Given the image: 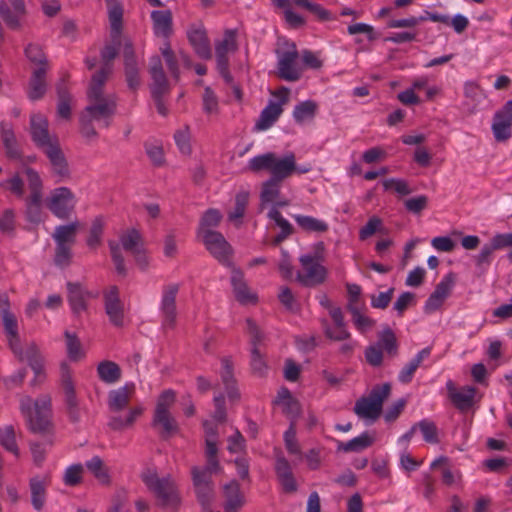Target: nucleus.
Returning a JSON list of instances; mask_svg holds the SVG:
<instances>
[{"label":"nucleus","instance_id":"338daca9","mask_svg":"<svg viewBox=\"0 0 512 512\" xmlns=\"http://www.w3.org/2000/svg\"><path fill=\"white\" fill-rule=\"evenodd\" d=\"M162 56L165 60V63L172 74V76L178 80L179 79V67L177 63V59L175 57L174 52L171 49L169 42H166L164 46L161 48Z\"/></svg>","mask_w":512,"mask_h":512},{"label":"nucleus","instance_id":"c85d7f7f","mask_svg":"<svg viewBox=\"0 0 512 512\" xmlns=\"http://www.w3.org/2000/svg\"><path fill=\"white\" fill-rule=\"evenodd\" d=\"M49 485L48 477H32L29 481L31 503L36 511H41L46 502V489Z\"/></svg>","mask_w":512,"mask_h":512},{"label":"nucleus","instance_id":"e433bc0d","mask_svg":"<svg viewBox=\"0 0 512 512\" xmlns=\"http://www.w3.org/2000/svg\"><path fill=\"white\" fill-rule=\"evenodd\" d=\"M431 354V349L426 347L419 351L416 356L411 359L399 372L398 380L401 383H410L413 379L415 371L418 369L422 361L428 358Z\"/></svg>","mask_w":512,"mask_h":512},{"label":"nucleus","instance_id":"774afa93","mask_svg":"<svg viewBox=\"0 0 512 512\" xmlns=\"http://www.w3.org/2000/svg\"><path fill=\"white\" fill-rule=\"evenodd\" d=\"M26 57L33 62L34 64L39 66H44L48 69L47 59L42 51V48L37 44H29L25 48Z\"/></svg>","mask_w":512,"mask_h":512},{"label":"nucleus","instance_id":"20e7f679","mask_svg":"<svg viewBox=\"0 0 512 512\" xmlns=\"http://www.w3.org/2000/svg\"><path fill=\"white\" fill-rule=\"evenodd\" d=\"M141 479L161 506L176 508L180 505L178 487L170 476L159 477L154 469L148 468L142 472Z\"/></svg>","mask_w":512,"mask_h":512},{"label":"nucleus","instance_id":"dca6fc26","mask_svg":"<svg viewBox=\"0 0 512 512\" xmlns=\"http://www.w3.org/2000/svg\"><path fill=\"white\" fill-rule=\"evenodd\" d=\"M289 89L282 87L277 93L281 97L279 102H270L261 112L255 124V130L264 131L269 129L283 112L282 105L288 101Z\"/></svg>","mask_w":512,"mask_h":512},{"label":"nucleus","instance_id":"6e6552de","mask_svg":"<svg viewBox=\"0 0 512 512\" xmlns=\"http://www.w3.org/2000/svg\"><path fill=\"white\" fill-rule=\"evenodd\" d=\"M45 204L55 217L67 220L75 212L77 198L70 188L61 186L50 191Z\"/></svg>","mask_w":512,"mask_h":512},{"label":"nucleus","instance_id":"e2e57ef3","mask_svg":"<svg viewBox=\"0 0 512 512\" xmlns=\"http://www.w3.org/2000/svg\"><path fill=\"white\" fill-rule=\"evenodd\" d=\"M464 95L475 108L485 99V93L475 82H467L464 86Z\"/></svg>","mask_w":512,"mask_h":512},{"label":"nucleus","instance_id":"39448f33","mask_svg":"<svg viewBox=\"0 0 512 512\" xmlns=\"http://www.w3.org/2000/svg\"><path fill=\"white\" fill-rule=\"evenodd\" d=\"M390 393L389 383L374 386L368 396H362L356 401L354 413L362 419L377 420L382 413L383 403Z\"/></svg>","mask_w":512,"mask_h":512},{"label":"nucleus","instance_id":"5fc2aeb1","mask_svg":"<svg viewBox=\"0 0 512 512\" xmlns=\"http://www.w3.org/2000/svg\"><path fill=\"white\" fill-rule=\"evenodd\" d=\"M103 230H104L103 218L98 216L92 221L89 235L86 240L87 246L89 248L96 249L98 246H100L101 241H102Z\"/></svg>","mask_w":512,"mask_h":512},{"label":"nucleus","instance_id":"a19ab883","mask_svg":"<svg viewBox=\"0 0 512 512\" xmlns=\"http://www.w3.org/2000/svg\"><path fill=\"white\" fill-rule=\"evenodd\" d=\"M143 413L141 406L131 408L125 417L112 416L108 422V426L114 431H121L131 427L137 418Z\"/></svg>","mask_w":512,"mask_h":512},{"label":"nucleus","instance_id":"7ed1b4c3","mask_svg":"<svg viewBox=\"0 0 512 512\" xmlns=\"http://www.w3.org/2000/svg\"><path fill=\"white\" fill-rule=\"evenodd\" d=\"M20 411L32 432L42 433L48 430L51 416L50 396L42 395L35 401L30 396H22Z\"/></svg>","mask_w":512,"mask_h":512},{"label":"nucleus","instance_id":"49530a36","mask_svg":"<svg viewBox=\"0 0 512 512\" xmlns=\"http://www.w3.org/2000/svg\"><path fill=\"white\" fill-rule=\"evenodd\" d=\"M222 214L219 210L210 208L201 217L198 236L204 235L207 231H213L212 228L217 227L221 222Z\"/></svg>","mask_w":512,"mask_h":512},{"label":"nucleus","instance_id":"423d86ee","mask_svg":"<svg viewBox=\"0 0 512 512\" xmlns=\"http://www.w3.org/2000/svg\"><path fill=\"white\" fill-rule=\"evenodd\" d=\"M24 172L30 190L25 199V216L27 221L38 224L43 219V182L35 169L27 167Z\"/></svg>","mask_w":512,"mask_h":512},{"label":"nucleus","instance_id":"2f4dec72","mask_svg":"<svg viewBox=\"0 0 512 512\" xmlns=\"http://www.w3.org/2000/svg\"><path fill=\"white\" fill-rule=\"evenodd\" d=\"M153 30L156 36L169 38L172 34V13L170 10H155L151 13Z\"/></svg>","mask_w":512,"mask_h":512},{"label":"nucleus","instance_id":"4468645a","mask_svg":"<svg viewBox=\"0 0 512 512\" xmlns=\"http://www.w3.org/2000/svg\"><path fill=\"white\" fill-rule=\"evenodd\" d=\"M49 160L51 173L55 182L59 183L70 178V169L64 153L62 152L59 141L42 150Z\"/></svg>","mask_w":512,"mask_h":512},{"label":"nucleus","instance_id":"c9c22d12","mask_svg":"<svg viewBox=\"0 0 512 512\" xmlns=\"http://www.w3.org/2000/svg\"><path fill=\"white\" fill-rule=\"evenodd\" d=\"M113 39L119 38L122 31L123 6L118 0H105Z\"/></svg>","mask_w":512,"mask_h":512},{"label":"nucleus","instance_id":"a18cd8bd","mask_svg":"<svg viewBox=\"0 0 512 512\" xmlns=\"http://www.w3.org/2000/svg\"><path fill=\"white\" fill-rule=\"evenodd\" d=\"M317 104L312 100H306L297 104L293 110V118L297 123L311 120L315 117Z\"/></svg>","mask_w":512,"mask_h":512},{"label":"nucleus","instance_id":"864d4df0","mask_svg":"<svg viewBox=\"0 0 512 512\" xmlns=\"http://www.w3.org/2000/svg\"><path fill=\"white\" fill-rule=\"evenodd\" d=\"M416 431L419 430L423 436V439L430 444H437L439 442L438 438V428L436 424L429 420L423 419L417 423H415Z\"/></svg>","mask_w":512,"mask_h":512},{"label":"nucleus","instance_id":"6e6d98bb","mask_svg":"<svg viewBox=\"0 0 512 512\" xmlns=\"http://www.w3.org/2000/svg\"><path fill=\"white\" fill-rule=\"evenodd\" d=\"M64 336L68 357L73 361L81 359L84 356V352L77 336L69 331H65Z\"/></svg>","mask_w":512,"mask_h":512},{"label":"nucleus","instance_id":"8fccbe9b","mask_svg":"<svg viewBox=\"0 0 512 512\" xmlns=\"http://www.w3.org/2000/svg\"><path fill=\"white\" fill-rule=\"evenodd\" d=\"M446 277L442 280L436 290L427 299L424 310L426 313H433L441 307L446 295Z\"/></svg>","mask_w":512,"mask_h":512},{"label":"nucleus","instance_id":"603ef678","mask_svg":"<svg viewBox=\"0 0 512 512\" xmlns=\"http://www.w3.org/2000/svg\"><path fill=\"white\" fill-rule=\"evenodd\" d=\"M15 430L12 425H7L0 428V444L16 457L19 456V448L16 443Z\"/></svg>","mask_w":512,"mask_h":512},{"label":"nucleus","instance_id":"0e129e2a","mask_svg":"<svg viewBox=\"0 0 512 512\" xmlns=\"http://www.w3.org/2000/svg\"><path fill=\"white\" fill-rule=\"evenodd\" d=\"M152 78L151 94H166L169 91L168 81L165 76L164 70L150 73Z\"/></svg>","mask_w":512,"mask_h":512},{"label":"nucleus","instance_id":"bf43d9fd","mask_svg":"<svg viewBox=\"0 0 512 512\" xmlns=\"http://www.w3.org/2000/svg\"><path fill=\"white\" fill-rule=\"evenodd\" d=\"M54 263L59 267H67L72 260V246L69 244L55 243Z\"/></svg>","mask_w":512,"mask_h":512},{"label":"nucleus","instance_id":"37998d69","mask_svg":"<svg viewBox=\"0 0 512 512\" xmlns=\"http://www.w3.org/2000/svg\"><path fill=\"white\" fill-rule=\"evenodd\" d=\"M88 471L101 483L109 484L110 475L108 468L105 466L103 460L99 456H94L85 463Z\"/></svg>","mask_w":512,"mask_h":512},{"label":"nucleus","instance_id":"f03ea898","mask_svg":"<svg viewBox=\"0 0 512 512\" xmlns=\"http://www.w3.org/2000/svg\"><path fill=\"white\" fill-rule=\"evenodd\" d=\"M248 167L253 172L267 170L272 179L283 181L294 174L296 169V157L288 152L279 157L273 152L257 155L248 162Z\"/></svg>","mask_w":512,"mask_h":512},{"label":"nucleus","instance_id":"f704fd0d","mask_svg":"<svg viewBox=\"0 0 512 512\" xmlns=\"http://www.w3.org/2000/svg\"><path fill=\"white\" fill-rule=\"evenodd\" d=\"M62 387L64 390L65 402L69 411L70 418L73 421H77L79 419L78 401L75 394L74 384L68 371L64 372L62 375Z\"/></svg>","mask_w":512,"mask_h":512},{"label":"nucleus","instance_id":"58836bf2","mask_svg":"<svg viewBox=\"0 0 512 512\" xmlns=\"http://www.w3.org/2000/svg\"><path fill=\"white\" fill-rule=\"evenodd\" d=\"M375 441V437L368 432H364L361 435L347 441L338 442L337 450L343 452H360L370 447Z\"/></svg>","mask_w":512,"mask_h":512},{"label":"nucleus","instance_id":"c756f323","mask_svg":"<svg viewBox=\"0 0 512 512\" xmlns=\"http://www.w3.org/2000/svg\"><path fill=\"white\" fill-rule=\"evenodd\" d=\"M0 133L6 156L10 159H19L21 152L12 125L2 121Z\"/></svg>","mask_w":512,"mask_h":512},{"label":"nucleus","instance_id":"9d476101","mask_svg":"<svg viewBox=\"0 0 512 512\" xmlns=\"http://www.w3.org/2000/svg\"><path fill=\"white\" fill-rule=\"evenodd\" d=\"M301 269L296 274V280L305 287H315L322 284L327 276L326 268L318 259L310 254L299 258Z\"/></svg>","mask_w":512,"mask_h":512},{"label":"nucleus","instance_id":"bb28decb","mask_svg":"<svg viewBox=\"0 0 512 512\" xmlns=\"http://www.w3.org/2000/svg\"><path fill=\"white\" fill-rule=\"evenodd\" d=\"M221 366L220 377L227 392V396L230 401H237L240 398V393L236 387L233 363L230 358L225 357L221 360Z\"/></svg>","mask_w":512,"mask_h":512},{"label":"nucleus","instance_id":"a878e982","mask_svg":"<svg viewBox=\"0 0 512 512\" xmlns=\"http://www.w3.org/2000/svg\"><path fill=\"white\" fill-rule=\"evenodd\" d=\"M135 386L133 383L125 384L122 387L111 390L108 393V408L111 412H119L126 408L130 402V398L134 393Z\"/></svg>","mask_w":512,"mask_h":512},{"label":"nucleus","instance_id":"4d7b16f0","mask_svg":"<svg viewBox=\"0 0 512 512\" xmlns=\"http://www.w3.org/2000/svg\"><path fill=\"white\" fill-rule=\"evenodd\" d=\"M248 197L249 195L246 192H240L236 194L234 209L228 214V219L230 221L235 223L241 222L248 204Z\"/></svg>","mask_w":512,"mask_h":512},{"label":"nucleus","instance_id":"f257e3e1","mask_svg":"<svg viewBox=\"0 0 512 512\" xmlns=\"http://www.w3.org/2000/svg\"><path fill=\"white\" fill-rule=\"evenodd\" d=\"M105 83L90 81L87 98L88 105L83 110L84 119H91L99 126L107 128L117 108V97L104 93Z\"/></svg>","mask_w":512,"mask_h":512},{"label":"nucleus","instance_id":"69168bd1","mask_svg":"<svg viewBox=\"0 0 512 512\" xmlns=\"http://www.w3.org/2000/svg\"><path fill=\"white\" fill-rule=\"evenodd\" d=\"M174 139L182 154L189 155L191 153L190 130L188 126L177 130L174 134Z\"/></svg>","mask_w":512,"mask_h":512},{"label":"nucleus","instance_id":"09e8293b","mask_svg":"<svg viewBox=\"0 0 512 512\" xmlns=\"http://www.w3.org/2000/svg\"><path fill=\"white\" fill-rule=\"evenodd\" d=\"M281 182L282 181L269 178L263 183L260 195L262 204L273 203L279 198Z\"/></svg>","mask_w":512,"mask_h":512},{"label":"nucleus","instance_id":"cd10ccee","mask_svg":"<svg viewBox=\"0 0 512 512\" xmlns=\"http://www.w3.org/2000/svg\"><path fill=\"white\" fill-rule=\"evenodd\" d=\"M275 471L279 482L286 493H293L297 491V484L287 459L284 457H277Z\"/></svg>","mask_w":512,"mask_h":512},{"label":"nucleus","instance_id":"2eb2a0df","mask_svg":"<svg viewBox=\"0 0 512 512\" xmlns=\"http://www.w3.org/2000/svg\"><path fill=\"white\" fill-rule=\"evenodd\" d=\"M246 324L251 344V368L254 373L262 376L267 370L265 359L259 350V345L263 340V334L253 320L247 319Z\"/></svg>","mask_w":512,"mask_h":512},{"label":"nucleus","instance_id":"b1692460","mask_svg":"<svg viewBox=\"0 0 512 512\" xmlns=\"http://www.w3.org/2000/svg\"><path fill=\"white\" fill-rule=\"evenodd\" d=\"M223 496L225 512H238L245 504V496L236 480L223 486Z\"/></svg>","mask_w":512,"mask_h":512},{"label":"nucleus","instance_id":"052dcab7","mask_svg":"<svg viewBox=\"0 0 512 512\" xmlns=\"http://www.w3.org/2000/svg\"><path fill=\"white\" fill-rule=\"evenodd\" d=\"M352 321L360 332H366L375 324L374 320L362 314L356 306L349 305Z\"/></svg>","mask_w":512,"mask_h":512},{"label":"nucleus","instance_id":"ea45409f","mask_svg":"<svg viewBox=\"0 0 512 512\" xmlns=\"http://www.w3.org/2000/svg\"><path fill=\"white\" fill-rule=\"evenodd\" d=\"M98 377L106 384H114L121 378V369L113 361L105 360L97 366Z\"/></svg>","mask_w":512,"mask_h":512},{"label":"nucleus","instance_id":"a211bd4d","mask_svg":"<svg viewBox=\"0 0 512 512\" xmlns=\"http://www.w3.org/2000/svg\"><path fill=\"white\" fill-rule=\"evenodd\" d=\"M190 45L198 57L209 60L212 57L207 31L202 24H192L187 30Z\"/></svg>","mask_w":512,"mask_h":512},{"label":"nucleus","instance_id":"7c9ffc66","mask_svg":"<svg viewBox=\"0 0 512 512\" xmlns=\"http://www.w3.org/2000/svg\"><path fill=\"white\" fill-rule=\"evenodd\" d=\"M67 288L70 307L74 314L79 315L87 309L86 301L90 294L77 283H68Z\"/></svg>","mask_w":512,"mask_h":512},{"label":"nucleus","instance_id":"680f3d73","mask_svg":"<svg viewBox=\"0 0 512 512\" xmlns=\"http://www.w3.org/2000/svg\"><path fill=\"white\" fill-rule=\"evenodd\" d=\"M57 93H58V106H57L58 115L62 118L68 119L71 115V108H70L71 96L68 93V91L62 86H58Z\"/></svg>","mask_w":512,"mask_h":512},{"label":"nucleus","instance_id":"ddd939ff","mask_svg":"<svg viewBox=\"0 0 512 512\" xmlns=\"http://www.w3.org/2000/svg\"><path fill=\"white\" fill-rule=\"evenodd\" d=\"M210 254L224 265H231L232 247L218 231H207L200 236Z\"/></svg>","mask_w":512,"mask_h":512},{"label":"nucleus","instance_id":"79ce46f5","mask_svg":"<svg viewBox=\"0 0 512 512\" xmlns=\"http://www.w3.org/2000/svg\"><path fill=\"white\" fill-rule=\"evenodd\" d=\"M26 12H18L15 8H11L9 3L5 0H0V17L12 30H18L21 28V18Z\"/></svg>","mask_w":512,"mask_h":512},{"label":"nucleus","instance_id":"13d9d810","mask_svg":"<svg viewBox=\"0 0 512 512\" xmlns=\"http://www.w3.org/2000/svg\"><path fill=\"white\" fill-rule=\"evenodd\" d=\"M237 50L236 31L226 30L223 39L216 43L215 52L221 54H227Z\"/></svg>","mask_w":512,"mask_h":512},{"label":"nucleus","instance_id":"72a5a7b5","mask_svg":"<svg viewBox=\"0 0 512 512\" xmlns=\"http://www.w3.org/2000/svg\"><path fill=\"white\" fill-rule=\"evenodd\" d=\"M267 216L270 220L274 221L275 225L281 230L272 240L273 245H279L294 233V228L291 223L283 217L276 207H271Z\"/></svg>","mask_w":512,"mask_h":512},{"label":"nucleus","instance_id":"f8f14e48","mask_svg":"<svg viewBox=\"0 0 512 512\" xmlns=\"http://www.w3.org/2000/svg\"><path fill=\"white\" fill-rule=\"evenodd\" d=\"M180 290V284L169 283L163 286L160 312L162 315V325L165 328H174L177 318L176 297Z\"/></svg>","mask_w":512,"mask_h":512},{"label":"nucleus","instance_id":"3c124183","mask_svg":"<svg viewBox=\"0 0 512 512\" xmlns=\"http://www.w3.org/2000/svg\"><path fill=\"white\" fill-rule=\"evenodd\" d=\"M325 336L332 341L343 342L349 340L350 332L347 330L346 324H338L331 326L327 320L322 321Z\"/></svg>","mask_w":512,"mask_h":512},{"label":"nucleus","instance_id":"4c0bfd02","mask_svg":"<svg viewBox=\"0 0 512 512\" xmlns=\"http://www.w3.org/2000/svg\"><path fill=\"white\" fill-rule=\"evenodd\" d=\"M79 227L80 223L78 220L66 225H59L55 228L52 238L55 243L74 245Z\"/></svg>","mask_w":512,"mask_h":512},{"label":"nucleus","instance_id":"1a4fd4ad","mask_svg":"<svg viewBox=\"0 0 512 512\" xmlns=\"http://www.w3.org/2000/svg\"><path fill=\"white\" fill-rule=\"evenodd\" d=\"M277 75L289 82L298 81L303 69L299 64V53L294 43L287 44L284 50H277Z\"/></svg>","mask_w":512,"mask_h":512},{"label":"nucleus","instance_id":"f3484780","mask_svg":"<svg viewBox=\"0 0 512 512\" xmlns=\"http://www.w3.org/2000/svg\"><path fill=\"white\" fill-rule=\"evenodd\" d=\"M104 308L111 324L116 327L124 325V304L119 296L117 286H110L104 291Z\"/></svg>","mask_w":512,"mask_h":512},{"label":"nucleus","instance_id":"473e14b6","mask_svg":"<svg viewBox=\"0 0 512 512\" xmlns=\"http://www.w3.org/2000/svg\"><path fill=\"white\" fill-rule=\"evenodd\" d=\"M46 73L47 68L44 66L36 67L33 70L28 89V97L30 100H38L46 93Z\"/></svg>","mask_w":512,"mask_h":512},{"label":"nucleus","instance_id":"4be33fe9","mask_svg":"<svg viewBox=\"0 0 512 512\" xmlns=\"http://www.w3.org/2000/svg\"><path fill=\"white\" fill-rule=\"evenodd\" d=\"M476 395L477 389L473 386L455 387L450 383V403L462 413L473 409Z\"/></svg>","mask_w":512,"mask_h":512},{"label":"nucleus","instance_id":"9b49d317","mask_svg":"<svg viewBox=\"0 0 512 512\" xmlns=\"http://www.w3.org/2000/svg\"><path fill=\"white\" fill-rule=\"evenodd\" d=\"M175 401V393L172 390L164 391L158 398L153 425H160L162 433L170 435L177 431V423L169 412L170 406Z\"/></svg>","mask_w":512,"mask_h":512},{"label":"nucleus","instance_id":"de8ad7c7","mask_svg":"<svg viewBox=\"0 0 512 512\" xmlns=\"http://www.w3.org/2000/svg\"><path fill=\"white\" fill-rule=\"evenodd\" d=\"M376 345L380 346L382 352L386 351L392 357L398 353L397 339L390 328H386L380 333Z\"/></svg>","mask_w":512,"mask_h":512},{"label":"nucleus","instance_id":"412c9836","mask_svg":"<svg viewBox=\"0 0 512 512\" xmlns=\"http://www.w3.org/2000/svg\"><path fill=\"white\" fill-rule=\"evenodd\" d=\"M431 474L425 476L424 479V497L432 501L435 492V481L437 477H441L444 483H448V459L440 456L430 465Z\"/></svg>","mask_w":512,"mask_h":512},{"label":"nucleus","instance_id":"5701e85b","mask_svg":"<svg viewBox=\"0 0 512 512\" xmlns=\"http://www.w3.org/2000/svg\"><path fill=\"white\" fill-rule=\"evenodd\" d=\"M231 285L237 301L242 304H250L257 302V295L250 290L244 280L243 272L240 269L233 268L231 275Z\"/></svg>","mask_w":512,"mask_h":512},{"label":"nucleus","instance_id":"6ab92c4d","mask_svg":"<svg viewBox=\"0 0 512 512\" xmlns=\"http://www.w3.org/2000/svg\"><path fill=\"white\" fill-rule=\"evenodd\" d=\"M30 133L32 140L41 150L54 144L58 138L51 136L48 130V121L41 114H33L30 118Z\"/></svg>","mask_w":512,"mask_h":512},{"label":"nucleus","instance_id":"0eeeda50","mask_svg":"<svg viewBox=\"0 0 512 512\" xmlns=\"http://www.w3.org/2000/svg\"><path fill=\"white\" fill-rule=\"evenodd\" d=\"M108 246L116 272L121 276H126L127 269L121 248L131 254H134L144 246V242L140 232L137 229L131 228L121 233L119 243L109 241Z\"/></svg>","mask_w":512,"mask_h":512},{"label":"nucleus","instance_id":"aec40b11","mask_svg":"<svg viewBox=\"0 0 512 512\" xmlns=\"http://www.w3.org/2000/svg\"><path fill=\"white\" fill-rule=\"evenodd\" d=\"M117 43L115 44H106L101 52V66L100 68L92 75L91 81L106 83L109 76L113 72L114 64L113 61L118 55L119 51V39L117 38Z\"/></svg>","mask_w":512,"mask_h":512},{"label":"nucleus","instance_id":"393cba45","mask_svg":"<svg viewBox=\"0 0 512 512\" xmlns=\"http://www.w3.org/2000/svg\"><path fill=\"white\" fill-rule=\"evenodd\" d=\"M24 360L28 362L35 375L31 385L42 383L45 379L44 358L36 344L31 343L26 347Z\"/></svg>","mask_w":512,"mask_h":512},{"label":"nucleus","instance_id":"c03bdc74","mask_svg":"<svg viewBox=\"0 0 512 512\" xmlns=\"http://www.w3.org/2000/svg\"><path fill=\"white\" fill-rule=\"evenodd\" d=\"M293 218L299 227L307 232H326L328 230V224L325 221L312 216L297 214L293 215Z\"/></svg>","mask_w":512,"mask_h":512}]
</instances>
